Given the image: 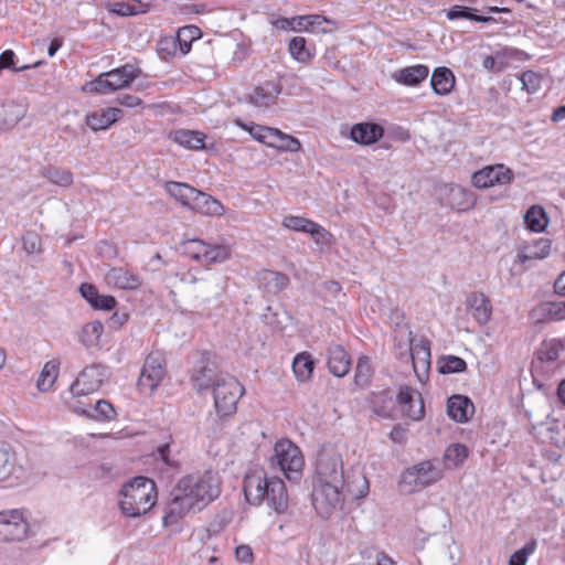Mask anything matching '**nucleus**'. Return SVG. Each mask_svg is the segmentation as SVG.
<instances>
[{"label":"nucleus","instance_id":"1","mask_svg":"<svg viewBox=\"0 0 565 565\" xmlns=\"http://www.w3.org/2000/svg\"><path fill=\"white\" fill-rule=\"evenodd\" d=\"M318 484L312 493L316 511L328 518L347 499L359 500L369 493V481L364 475L354 476L345 482L341 455L321 451L316 466Z\"/></svg>","mask_w":565,"mask_h":565},{"label":"nucleus","instance_id":"2","mask_svg":"<svg viewBox=\"0 0 565 565\" xmlns=\"http://www.w3.org/2000/svg\"><path fill=\"white\" fill-rule=\"evenodd\" d=\"M192 381L199 392L213 388L214 407L221 419L236 413L238 401L244 394V386L235 377L203 366L195 371Z\"/></svg>","mask_w":565,"mask_h":565},{"label":"nucleus","instance_id":"3","mask_svg":"<svg viewBox=\"0 0 565 565\" xmlns=\"http://www.w3.org/2000/svg\"><path fill=\"white\" fill-rule=\"evenodd\" d=\"M243 492L249 504L260 505L266 501L279 514L288 509L289 499L285 482L279 477H268L263 468L255 467L246 472Z\"/></svg>","mask_w":565,"mask_h":565},{"label":"nucleus","instance_id":"4","mask_svg":"<svg viewBox=\"0 0 565 565\" xmlns=\"http://www.w3.org/2000/svg\"><path fill=\"white\" fill-rule=\"evenodd\" d=\"M157 484L150 478L135 477L121 487L119 508L128 518L145 515L157 504Z\"/></svg>","mask_w":565,"mask_h":565},{"label":"nucleus","instance_id":"5","mask_svg":"<svg viewBox=\"0 0 565 565\" xmlns=\"http://www.w3.org/2000/svg\"><path fill=\"white\" fill-rule=\"evenodd\" d=\"M234 125L248 132L259 143L280 152H299L302 149L298 138L281 131L278 128L268 127L253 121L246 122L239 118L234 119Z\"/></svg>","mask_w":565,"mask_h":565},{"label":"nucleus","instance_id":"6","mask_svg":"<svg viewBox=\"0 0 565 565\" xmlns=\"http://www.w3.org/2000/svg\"><path fill=\"white\" fill-rule=\"evenodd\" d=\"M270 466L278 467L289 481H299L305 469V457L301 449L288 438H281L274 445Z\"/></svg>","mask_w":565,"mask_h":565},{"label":"nucleus","instance_id":"7","mask_svg":"<svg viewBox=\"0 0 565 565\" xmlns=\"http://www.w3.org/2000/svg\"><path fill=\"white\" fill-rule=\"evenodd\" d=\"M139 75V68L132 64H125L117 68L99 74L82 87L84 93L107 95L128 87Z\"/></svg>","mask_w":565,"mask_h":565},{"label":"nucleus","instance_id":"8","mask_svg":"<svg viewBox=\"0 0 565 565\" xmlns=\"http://www.w3.org/2000/svg\"><path fill=\"white\" fill-rule=\"evenodd\" d=\"M443 478V469L430 460L422 461L404 471L401 483L409 492L418 491Z\"/></svg>","mask_w":565,"mask_h":565},{"label":"nucleus","instance_id":"9","mask_svg":"<svg viewBox=\"0 0 565 565\" xmlns=\"http://www.w3.org/2000/svg\"><path fill=\"white\" fill-rule=\"evenodd\" d=\"M182 479L186 483L184 489L189 488V491H191V494L202 509L220 494V481L211 471H205L201 475H188L182 477Z\"/></svg>","mask_w":565,"mask_h":565},{"label":"nucleus","instance_id":"10","mask_svg":"<svg viewBox=\"0 0 565 565\" xmlns=\"http://www.w3.org/2000/svg\"><path fill=\"white\" fill-rule=\"evenodd\" d=\"M182 479L186 483L184 489L189 488V491H191V494L202 509L220 494V481L211 471H205L201 475H188L182 477Z\"/></svg>","mask_w":565,"mask_h":565},{"label":"nucleus","instance_id":"11","mask_svg":"<svg viewBox=\"0 0 565 565\" xmlns=\"http://www.w3.org/2000/svg\"><path fill=\"white\" fill-rule=\"evenodd\" d=\"M166 374V359L163 353L158 351L151 352L143 363L141 374L138 380V386L141 390H148L151 393L161 384Z\"/></svg>","mask_w":565,"mask_h":565},{"label":"nucleus","instance_id":"12","mask_svg":"<svg viewBox=\"0 0 565 565\" xmlns=\"http://www.w3.org/2000/svg\"><path fill=\"white\" fill-rule=\"evenodd\" d=\"M29 524L19 509L0 512V542L20 541L26 536Z\"/></svg>","mask_w":565,"mask_h":565},{"label":"nucleus","instance_id":"13","mask_svg":"<svg viewBox=\"0 0 565 565\" xmlns=\"http://www.w3.org/2000/svg\"><path fill=\"white\" fill-rule=\"evenodd\" d=\"M514 179L513 171L504 164H492L476 171L471 183L478 189H488L494 185L510 184Z\"/></svg>","mask_w":565,"mask_h":565},{"label":"nucleus","instance_id":"14","mask_svg":"<svg viewBox=\"0 0 565 565\" xmlns=\"http://www.w3.org/2000/svg\"><path fill=\"white\" fill-rule=\"evenodd\" d=\"M170 497L171 498L166 505L162 518L164 526L174 525L183 520L189 513L202 510V508H199L185 495L177 493V489L174 488L172 489Z\"/></svg>","mask_w":565,"mask_h":565},{"label":"nucleus","instance_id":"15","mask_svg":"<svg viewBox=\"0 0 565 565\" xmlns=\"http://www.w3.org/2000/svg\"><path fill=\"white\" fill-rule=\"evenodd\" d=\"M104 381V370L98 365L85 367L71 385L73 397L86 396L99 390Z\"/></svg>","mask_w":565,"mask_h":565},{"label":"nucleus","instance_id":"16","mask_svg":"<svg viewBox=\"0 0 565 565\" xmlns=\"http://www.w3.org/2000/svg\"><path fill=\"white\" fill-rule=\"evenodd\" d=\"M107 286L121 290H137L142 285V278L127 267H111L105 274Z\"/></svg>","mask_w":565,"mask_h":565},{"label":"nucleus","instance_id":"17","mask_svg":"<svg viewBox=\"0 0 565 565\" xmlns=\"http://www.w3.org/2000/svg\"><path fill=\"white\" fill-rule=\"evenodd\" d=\"M403 415L411 420H420L425 416V406L422 395L408 387L402 388L397 396Z\"/></svg>","mask_w":565,"mask_h":565},{"label":"nucleus","instance_id":"18","mask_svg":"<svg viewBox=\"0 0 565 565\" xmlns=\"http://www.w3.org/2000/svg\"><path fill=\"white\" fill-rule=\"evenodd\" d=\"M168 139L184 149L200 151L205 149L207 136L200 130L179 128L169 131Z\"/></svg>","mask_w":565,"mask_h":565},{"label":"nucleus","instance_id":"19","mask_svg":"<svg viewBox=\"0 0 565 565\" xmlns=\"http://www.w3.org/2000/svg\"><path fill=\"white\" fill-rule=\"evenodd\" d=\"M124 111L117 107L94 110L86 115L85 122L93 131L106 130L120 120Z\"/></svg>","mask_w":565,"mask_h":565},{"label":"nucleus","instance_id":"20","mask_svg":"<svg viewBox=\"0 0 565 565\" xmlns=\"http://www.w3.org/2000/svg\"><path fill=\"white\" fill-rule=\"evenodd\" d=\"M384 136V128L375 122H358L351 127L350 138L362 146H371Z\"/></svg>","mask_w":565,"mask_h":565},{"label":"nucleus","instance_id":"21","mask_svg":"<svg viewBox=\"0 0 565 565\" xmlns=\"http://www.w3.org/2000/svg\"><path fill=\"white\" fill-rule=\"evenodd\" d=\"M280 92L281 86L278 83L268 81L254 87L248 95V102L256 107L267 108L275 104Z\"/></svg>","mask_w":565,"mask_h":565},{"label":"nucleus","instance_id":"22","mask_svg":"<svg viewBox=\"0 0 565 565\" xmlns=\"http://www.w3.org/2000/svg\"><path fill=\"white\" fill-rule=\"evenodd\" d=\"M468 312L479 324H486L490 321L492 306L488 297L482 292H471L466 300Z\"/></svg>","mask_w":565,"mask_h":565},{"label":"nucleus","instance_id":"23","mask_svg":"<svg viewBox=\"0 0 565 565\" xmlns=\"http://www.w3.org/2000/svg\"><path fill=\"white\" fill-rule=\"evenodd\" d=\"M535 323L565 320V301H547L537 305L531 311Z\"/></svg>","mask_w":565,"mask_h":565},{"label":"nucleus","instance_id":"24","mask_svg":"<svg viewBox=\"0 0 565 565\" xmlns=\"http://www.w3.org/2000/svg\"><path fill=\"white\" fill-rule=\"evenodd\" d=\"M82 297L89 303L95 310L110 311L116 305L117 300L111 295H100L98 289L88 282H84L79 287Z\"/></svg>","mask_w":565,"mask_h":565},{"label":"nucleus","instance_id":"25","mask_svg":"<svg viewBox=\"0 0 565 565\" xmlns=\"http://www.w3.org/2000/svg\"><path fill=\"white\" fill-rule=\"evenodd\" d=\"M429 67L424 64H416L403 67L393 74V78L401 85L416 87L427 79Z\"/></svg>","mask_w":565,"mask_h":565},{"label":"nucleus","instance_id":"26","mask_svg":"<svg viewBox=\"0 0 565 565\" xmlns=\"http://www.w3.org/2000/svg\"><path fill=\"white\" fill-rule=\"evenodd\" d=\"M447 413L455 422L466 423L472 417L475 406L468 397L454 395L448 399Z\"/></svg>","mask_w":565,"mask_h":565},{"label":"nucleus","instance_id":"27","mask_svg":"<svg viewBox=\"0 0 565 565\" xmlns=\"http://www.w3.org/2000/svg\"><path fill=\"white\" fill-rule=\"evenodd\" d=\"M409 351L415 372L428 370L430 366V342L424 337L411 339Z\"/></svg>","mask_w":565,"mask_h":565},{"label":"nucleus","instance_id":"28","mask_svg":"<svg viewBox=\"0 0 565 565\" xmlns=\"http://www.w3.org/2000/svg\"><path fill=\"white\" fill-rule=\"evenodd\" d=\"M328 369L338 377L347 375L351 369V358L340 345L331 347L328 351Z\"/></svg>","mask_w":565,"mask_h":565},{"label":"nucleus","instance_id":"29","mask_svg":"<svg viewBox=\"0 0 565 565\" xmlns=\"http://www.w3.org/2000/svg\"><path fill=\"white\" fill-rule=\"evenodd\" d=\"M456 84V77L448 67H436L430 77V85L435 94L446 96L451 93Z\"/></svg>","mask_w":565,"mask_h":565},{"label":"nucleus","instance_id":"30","mask_svg":"<svg viewBox=\"0 0 565 565\" xmlns=\"http://www.w3.org/2000/svg\"><path fill=\"white\" fill-rule=\"evenodd\" d=\"M447 201L450 207L457 212H466L476 205V195L459 185L449 189Z\"/></svg>","mask_w":565,"mask_h":565},{"label":"nucleus","instance_id":"31","mask_svg":"<svg viewBox=\"0 0 565 565\" xmlns=\"http://www.w3.org/2000/svg\"><path fill=\"white\" fill-rule=\"evenodd\" d=\"M190 209L210 216H221L225 212L224 206L220 201L201 191H198V195H195Z\"/></svg>","mask_w":565,"mask_h":565},{"label":"nucleus","instance_id":"32","mask_svg":"<svg viewBox=\"0 0 565 565\" xmlns=\"http://www.w3.org/2000/svg\"><path fill=\"white\" fill-rule=\"evenodd\" d=\"M315 361L309 352L298 353L292 361V371L299 382H308L312 377Z\"/></svg>","mask_w":565,"mask_h":565},{"label":"nucleus","instance_id":"33","mask_svg":"<svg viewBox=\"0 0 565 565\" xmlns=\"http://www.w3.org/2000/svg\"><path fill=\"white\" fill-rule=\"evenodd\" d=\"M168 193L180 202L183 206L191 207L198 191L195 188L186 184L170 181L166 184Z\"/></svg>","mask_w":565,"mask_h":565},{"label":"nucleus","instance_id":"34","mask_svg":"<svg viewBox=\"0 0 565 565\" xmlns=\"http://www.w3.org/2000/svg\"><path fill=\"white\" fill-rule=\"evenodd\" d=\"M524 222L531 232L542 233L548 225V216L541 205H532L524 216Z\"/></svg>","mask_w":565,"mask_h":565},{"label":"nucleus","instance_id":"35","mask_svg":"<svg viewBox=\"0 0 565 565\" xmlns=\"http://www.w3.org/2000/svg\"><path fill=\"white\" fill-rule=\"evenodd\" d=\"M202 31L195 25H186L179 29L175 43L179 44L180 51L183 55L191 51L192 42L201 39Z\"/></svg>","mask_w":565,"mask_h":565},{"label":"nucleus","instance_id":"36","mask_svg":"<svg viewBox=\"0 0 565 565\" xmlns=\"http://www.w3.org/2000/svg\"><path fill=\"white\" fill-rule=\"evenodd\" d=\"M204 257L205 267L213 264H221L228 260L232 256V248L230 245L216 244L212 245L206 243V250Z\"/></svg>","mask_w":565,"mask_h":565},{"label":"nucleus","instance_id":"37","mask_svg":"<svg viewBox=\"0 0 565 565\" xmlns=\"http://www.w3.org/2000/svg\"><path fill=\"white\" fill-rule=\"evenodd\" d=\"M104 332V326L100 321H92L83 326L79 334L81 342L87 347L93 348L99 344L100 338Z\"/></svg>","mask_w":565,"mask_h":565},{"label":"nucleus","instance_id":"38","mask_svg":"<svg viewBox=\"0 0 565 565\" xmlns=\"http://www.w3.org/2000/svg\"><path fill=\"white\" fill-rule=\"evenodd\" d=\"M60 363L56 360L49 361L44 364L36 386L41 392H47L55 383L58 376Z\"/></svg>","mask_w":565,"mask_h":565},{"label":"nucleus","instance_id":"39","mask_svg":"<svg viewBox=\"0 0 565 565\" xmlns=\"http://www.w3.org/2000/svg\"><path fill=\"white\" fill-rule=\"evenodd\" d=\"M182 253L191 260L204 265L206 242L203 239H186L181 243Z\"/></svg>","mask_w":565,"mask_h":565},{"label":"nucleus","instance_id":"40","mask_svg":"<svg viewBox=\"0 0 565 565\" xmlns=\"http://www.w3.org/2000/svg\"><path fill=\"white\" fill-rule=\"evenodd\" d=\"M476 9L465 6H454L447 12L448 20L467 19L479 23L494 22L492 17L475 14Z\"/></svg>","mask_w":565,"mask_h":565},{"label":"nucleus","instance_id":"41","mask_svg":"<svg viewBox=\"0 0 565 565\" xmlns=\"http://www.w3.org/2000/svg\"><path fill=\"white\" fill-rule=\"evenodd\" d=\"M288 51L290 55L299 63H308L313 54L307 47V41L303 36H295L289 41Z\"/></svg>","mask_w":565,"mask_h":565},{"label":"nucleus","instance_id":"42","mask_svg":"<svg viewBox=\"0 0 565 565\" xmlns=\"http://www.w3.org/2000/svg\"><path fill=\"white\" fill-rule=\"evenodd\" d=\"M469 450L462 444H451L444 454V459L448 466L458 467L468 458Z\"/></svg>","mask_w":565,"mask_h":565},{"label":"nucleus","instance_id":"43","mask_svg":"<svg viewBox=\"0 0 565 565\" xmlns=\"http://www.w3.org/2000/svg\"><path fill=\"white\" fill-rule=\"evenodd\" d=\"M324 22H330V20L321 14L297 15L296 32H313Z\"/></svg>","mask_w":565,"mask_h":565},{"label":"nucleus","instance_id":"44","mask_svg":"<svg viewBox=\"0 0 565 565\" xmlns=\"http://www.w3.org/2000/svg\"><path fill=\"white\" fill-rule=\"evenodd\" d=\"M373 375V369L367 356H361L358 360L354 382L358 386L364 387L370 384Z\"/></svg>","mask_w":565,"mask_h":565},{"label":"nucleus","instance_id":"45","mask_svg":"<svg viewBox=\"0 0 565 565\" xmlns=\"http://www.w3.org/2000/svg\"><path fill=\"white\" fill-rule=\"evenodd\" d=\"M44 61H36L32 64L18 66L15 63V53L12 50H6L0 54V67L2 70H11L12 72H22L29 68L43 65Z\"/></svg>","mask_w":565,"mask_h":565},{"label":"nucleus","instance_id":"46","mask_svg":"<svg viewBox=\"0 0 565 565\" xmlns=\"http://www.w3.org/2000/svg\"><path fill=\"white\" fill-rule=\"evenodd\" d=\"M466 369V361L456 355L441 356L438 361V370L441 374L460 373Z\"/></svg>","mask_w":565,"mask_h":565},{"label":"nucleus","instance_id":"47","mask_svg":"<svg viewBox=\"0 0 565 565\" xmlns=\"http://www.w3.org/2000/svg\"><path fill=\"white\" fill-rule=\"evenodd\" d=\"M563 350L564 344L562 343V341L552 339L543 343L539 353V358L541 361L554 362L558 360Z\"/></svg>","mask_w":565,"mask_h":565},{"label":"nucleus","instance_id":"48","mask_svg":"<svg viewBox=\"0 0 565 565\" xmlns=\"http://www.w3.org/2000/svg\"><path fill=\"white\" fill-rule=\"evenodd\" d=\"M316 222L302 216L288 215L282 220V226L295 232L308 233L312 231Z\"/></svg>","mask_w":565,"mask_h":565},{"label":"nucleus","instance_id":"49","mask_svg":"<svg viewBox=\"0 0 565 565\" xmlns=\"http://www.w3.org/2000/svg\"><path fill=\"white\" fill-rule=\"evenodd\" d=\"M373 407L374 412L384 418L392 417L394 401L391 396H387L385 393H380L374 395L373 398Z\"/></svg>","mask_w":565,"mask_h":565},{"label":"nucleus","instance_id":"50","mask_svg":"<svg viewBox=\"0 0 565 565\" xmlns=\"http://www.w3.org/2000/svg\"><path fill=\"white\" fill-rule=\"evenodd\" d=\"M542 78L541 74L533 71L523 72L519 76L522 89L529 94H535L541 89Z\"/></svg>","mask_w":565,"mask_h":565},{"label":"nucleus","instance_id":"51","mask_svg":"<svg viewBox=\"0 0 565 565\" xmlns=\"http://www.w3.org/2000/svg\"><path fill=\"white\" fill-rule=\"evenodd\" d=\"M108 11L121 17L137 15L147 12V4L131 6L124 2H111L107 6Z\"/></svg>","mask_w":565,"mask_h":565},{"label":"nucleus","instance_id":"52","mask_svg":"<svg viewBox=\"0 0 565 565\" xmlns=\"http://www.w3.org/2000/svg\"><path fill=\"white\" fill-rule=\"evenodd\" d=\"M94 411L96 415H92L89 418L102 422H109L116 417V411L114 406L105 399L97 401L95 403Z\"/></svg>","mask_w":565,"mask_h":565},{"label":"nucleus","instance_id":"53","mask_svg":"<svg viewBox=\"0 0 565 565\" xmlns=\"http://www.w3.org/2000/svg\"><path fill=\"white\" fill-rule=\"evenodd\" d=\"M14 467V455L8 449L0 448V481L7 480Z\"/></svg>","mask_w":565,"mask_h":565},{"label":"nucleus","instance_id":"54","mask_svg":"<svg viewBox=\"0 0 565 565\" xmlns=\"http://www.w3.org/2000/svg\"><path fill=\"white\" fill-rule=\"evenodd\" d=\"M535 547L536 542L534 540L529 542L510 556L509 565H525L529 556L534 553Z\"/></svg>","mask_w":565,"mask_h":565},{"label":"nucleus","instance_id":"55","mask_svg":"<svg viewBox=\"0 0 565 565\" xmlns=\"http://www.w3.org/2000/svg\"><path fill=\"white\" fill-rule=\"evenodd\" d=\"M45 177L54 184L68 186L73 183V174L68 170L56 169L47 171Z\"/></svg>","mask_w":565,"mask_h":565},{"label":"nucleus","instance_id":"56","mask_svg":"<svg viewBox=\"0 0 565 565\" xmlns=\"http://www.w3.org/2000/svg\"><path fill=\"white\" fill-rule=\"evenodd\" d=\"M310 235L318 245L330 246L334 243V236L318 223L313 224Z\"/></svg>","mask_w":565,"mask_h":565},{"label":"nucleus","instance_id":"57","mask_svg":"<svg viewBox=\"0 0 565 565\" xmlns=\"http://www.w3.org/2000/svg\"><path fill=\"white\" fill-rule=\"evenodd\" d=\"M235 558L241 563L252 564L254 562V553L248 544H239L235 548Z\"/></svg>","mask_w":565,"mask_h":565},{"label":"nucleus","instance_id":"58","mask_svg":"<svg viewBox=\"0 0 565 565\" xmlns=\"http://www.w3.org/2000/svg\"><path fill=\"white\" fill-rule=\"evenodd\" d=\"M177 43L174 38H166L159 41V54L164 58L168 60L173 55V50L175 47Z\"/></svg>","mask_w":565,"mask_h":565},{"label":"nucleus","instance_id":"59","mask_svg":"<svg viewBox=\"0 0 565 565\" xmlns=\"http://www.w3.org/2000/svg\"><path fill=\"white\" fill-rule=\"evenodd\" d=\"M296 23H297V17H292V18L279 17L273 21V25L277 30H281V31H296V26H297Z\"/></svg>","mask_w":565,"mask_h":565},{"label":"nucleus","instance_id":"60","mask_svg":"<svg viewBox=\"0 0 565 565\" xmlns=\"http://www.w3.org/2000/svg\"><path fill=\"white\" fill-rule=\"evenodd\" d=\"M269 275L273 277L271 281L274 284V287L276 291H281L289 285V277L286 274L279 273V271H268Z\"/></svg>","mask_w":565,"mask_h":565},{"label":"nucleus","instance_id":"61","mask_svg":"<svg viewBox=\"0 0 565 565\" xmlns=\"http://www.w3.org/2000/svg\"><path fill=\"white\" fill-rule=\"evenodd\" d=\"M118 103L121 106H125L128 108H135V107L140 106L142 104V100H141V98H139L136 95L122 94L121 96H119Z\"/></svg>","mask_w":565,"mask_h":565},{"label":"nucleus","instance_id":"62","mask_svg":"<svg viewBox=\"0 0 565 565\" xmlns=\"http://www.w3.org/2000/svg\"><path fill=\"white\" fill-rule=\"evenodd\" d=\"M536 248H539L537 252H534L531 257L535 258H545L550 255L551 252V242L547 239H540L536 243Z\"/></svg>","mask_w":565,"mask_h":565},{"label":"nucleus","instance_id":"63","mask_svg":"<svg viewBox=\"0 0 565 565\" xmlns=\"http://www.w3.org/2000/svg\"><path fill=\"white\" fill-rule=\"evenodd\" d=\"M77 397H73V401L70 403V408L82 416L90 417V406L83 405L79 401L76 399Z\"/></svg>","mask_w":565,"mask_h":565},{"label":"nucleus","instance_id":"64","mask_svg":"<svg viewBox=\"0 0 565 565\" xmlns=\"http://www.w3.org/2000/svg\"><path fill=\"white\" fill-rule=\"evenodd\" d=\"M158 454L160 459L169 467L177 468L178 462L174 460H171L169 458V444H164L163 446L158 448Z\"/></svg>","mask_w":565,"mask_h":565}]
</instances>
